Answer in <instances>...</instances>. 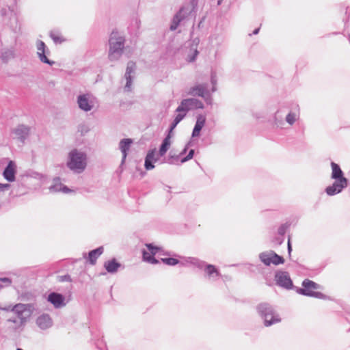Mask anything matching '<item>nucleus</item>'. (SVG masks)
I'll return each mask as SVG.
<instances>
[{
	"mask_svg": "<svg viewBox=\"0 0 350 350\" xmlns=\"http://www.w3.org/2000/svg\"><path fill=\"white\" fill-rule=\"evenodd\" d=\"M330 165L332 168L331 178L334 180V182L327 187L325 191L327 196H334L341 193L343 189L347 188L349 186V181L345 177L344 172L338 164L332 161Z\"/></svg>",
	"mask_w": 350,
	"mask_h": 350,
	"instance_id": "nucleus-1",
	"label": "nucleus"
},
{
	"mask_svg": "<svg viewBox=\"0 0 350 350\" xmlns=\"http://www.w3.org/2000/svg\"><path fill=\"white\" fill-rule=\"evenodd\" d=\"M256 308L265 327H270L281 321L280 315L269 303H260Z\"/></svg>",
	"mask_w": 350,
	"mask_h": 350,
	"instance_id": "nucleus-2",
	"label": "nucleus"
},
{
	"mask_svg": "<svg viewBox=\"0 0 350 350\" xmlns=\"http://www.w3.org/2000/svg\"><path fill=\"white\" fill-rule=\"evenodd\" d=\"M125 38L117 31H113L109 39V50L108 57L110 61L118 60L123 53Z\"/></svg>",
	"mask_w": 350,
	"mask_h": 350,
	"instance_id": "nucleus-3",
	"label": "nucleus"
},
{
	"mask_svg": "<svg viewBox=\"0 0 350 350\" xmlns=\"http://www.w3.org/2000/svg\"><path fill=\"white\" fill-rule=\"evenodd\" d=\"M67 167L77 173L83 172L87 166V155L83 152L74 149L69 152Z\"/></svg>",
	"mask_w": 350,
	"mask_h": 350,
	"instance_id": "nucleus-4",
	"label": "nucleus"
},
{
	"mask_svg": "<svg viewBox=\"0 0 350 350\" xmlns=\"http://www.w3.org/2000/svg\"><path fill=\"white\" fill-rule=\"evenodd\" d=\"M301 288H296V292L301 295L315 297L320 299H326L327 295L325 294L315 291V290L319 289L321 286L309 279H305L301 283Z\"/></svg>",
	"mask_w": 350,
	"mask_h": 350,
	"instance_id": "nucleus-5",
	"label": "nucleus"
},
{
	"mask_svg": "<svg viewBox=\"0 0 350 350\" xmlns=\"http://www.w3.org/2000/svg\"><path fill=\"white\" fill-rule=\"evenodd\" d=\"M33 308L31 304H21L18 303L15 304V308L13 314L18 319V327H24L27 323Z\"/></svg>",
	"mask_w": 350,
	"mask_h": 350,
	"instance_id": "nucleus-6",
	"label": "nucleus"
},
{
	"mask_svg": "<svg viewBox=\"0 0 350 350\" xmlns=\"http://www.w3.org/2000/svg\"><path fill=\"white\" fill-rule=\"evenodd\" d=\"M96 98L90 93L81 94L77 97L79 108L85 111H90L94 107Z\"/></svg>",
	"mask_w": 350,
	"mask_h": 350,
	"instance_id": "nucleus-7",
	"label": "nucleus"
},
{
	"mask_svg": "<svg viewBox=\"0 0 350 350\" xmlns=\"http://www.w3.org/2000/svg\"><path fill=\"white\" fill-rule=\"evenodd\" d=\"M276 284L284 289L290 290L295 288L290 275L287 271H278L275 274Z\"/></svg>",
	"mask_w": 350,
	"mask_h": 350,
	"instance_id": "nucleus-8",
	"label": "nucleus"
},
{
	"mask_svg": "<svg viewBox=\"0 0 350 350\" xmlns=\"http://www.w3.org/2000/svg\"><path fill=\"white\" fill-rule=\"evenodd\" d=\"M189 7L182 6L179 10L174 14L172 19L170 29L171 31H175L180 23L187 18L190 14Z\"/></svg>",
	"mask_w": 350,
	"mask_h": 350,
	"instance_id": "nucleus-9",
	"label": "nucleus"
},
{
	"mask_svg": "<svg viewBox=\"0 0 350 350\" xmlns=\"http://www.w3.org/2000/svg\"><path fill=\"white\" fill-rule=\"evenodd\" d=\"M188 94L193 96H200L204 99L206 103H208V98H210V92L207 90V85L205 83L191 87L188 92Z\"/></svg>",
	"mask_w": 350,
	"mask_h": 350,
	"instance_id": "nucleus-10",
	"label": "nucleus"
},
{
	"mask_svg": "<svg viewBox=\"0 0 350 350\" xmlns=\"http://www.w3.org/2000/svg\"><path fill=\"white\" fill-rule=\"evenodd\" d=\"M46 300L57 309L66 306L67 304L65 296L57 292L50 293L47 296Z\"/></svg>",
	"mask_w": 350,
	"mask_h": 350,
	"instance_id": "nucleus-11",
	"label": "nucleus"
},
{
	"mask_svg": "<svg viewBox=\"0 0 350 350\" xmlns=\"http://www.w3.org/2000/svg\"><path fill=\"white\" fill-rule=\"evenodd\" d=\"M36 46L38 50L37 54L40 62L49 66H53L55 62L50 60L46 57V55L49 53V51L46 49L45 43L42 40H38Z\"/></svg>",
	"mask_w": 350,
	"mask_h": 350,
	"instance_id": "nucleus-12",
	"label": "nucleus"
},
{
	"mask_svg": "<svg viewBox=\"0 0 350 350\" xmlns=\"http://www.w3.org/2000/svg\"><path fill=\"white\" fill-rule=\"evenodd\" d=\"M36 323L40 329L46 330L53 326V321L49 314L43 313L36 318Z\"/></svg>",
	"mask_w": 350,
	"mask_h": 350,
	"instance_id": "nucleus-13",
	"label": "nucleus"
},
{
	"mask_svg": "<svg viewBox=\"0 0 350 350\" xmlns=\"http://www.w3.org/2000/svg\"><path fill=\"white\" fill-rule=\"evenodd\" d=\"M12 133L22 143H24L30 133V127L25 124H19L14 129Z\"/></svg>",
	"mask_w": 350,
	"mask_h": 350,
	"instance_id": "nucleus-14",
	"label": "nucleus"
},
{
	"mask_svg": "<svg viewBox=\"0 0 350 350\" xmlns=\"http://www.w3.org/2000/svg\"><path fill=\"white\" fill-rule=\"evenodd\" d=\"M16 165L10 160L3 172V178L8 182H14L16 179Z\"/></svg>",
	"mask_w": 350,
	"mask_h": 350,
	"instance_id": "nucleus-15",
	"label": "nucleus"
},
{
	"mask_svg": "<svg viewBox=\"0 0 350 350\" xmlns=\"http://www.w3.org/2000/svg\"><path fill=\"white\" fill-rule=\"evenodd\" d=\"M135 70V63L130 61L127 64L126 72L124 75L125 79H126V84L124 88L125 92H130L131 91V85H132V76L131 74L134 72Z\"/></svg>",
	"mask_w": 350,
	"mask_h": 350,
	"instance_id": "nucleus-16",
	"label": "nucleus"
},
{
	"mask_svg": "<svg viewBox=\"0 0 350 350\" xmlns=\"http://www.w3.org/2000/svg\"><path fill=\"white\" fill-rule=\"evenodd\" d=\"M59 177H55L53 180V184L49 187L51 192H59L62 191L64 193H68L71 191L67 186L63 185L60 181Z\"/></svg>",
	"mask_w": 350,
	"mask_h": 350,
	"instance_id": "nucleus-17",
	"label": "nucleus"
},
{
	"mask_svg": "<svg viewBox=\"0 0 350 350\" xmlns=\"http://www.w3.org/2000/svg\"><path fill=\"white\" fill-rule=\"evenodd\" d=\"M156 148L148 150L144 162V167L146 170H151L154 168V163L157 161L159 158H155Z\"/></svg>",
	"mask_w": 350,
	"mask_h": 350,
	"instance_id": "nucleus-18",
	"label": "nucleus"
},
{
	"mask_svg": "<svg viewBox=\"0 0 350 350\" xmlns=\"http://www.w3.org/2000/svg\"><path fill=\"white\" fill-rule=\"evenodd\" d=\"M206 123V117L202 114H199L197 116L196 122L192 131L191 137H198L200 131Z\"/></svg>",
	"mask_w": 350,
	"mask_h": 350,
	"instance_id": "nucleus-19",
	"label": "nucleus"
},
{
	"mask_svg": "<svg viewBox=\"0 0 350 350\" xmlns=\"http://www.w3.org/2000/svg\"><path fill=\"white\" fill-rule=\"evenodd\" d=\"M132 143L133 140L130 138L122 139L120 142L119 147L122 153V159L121 162L122 164H123L125 161L126 157L127 156V152L129 151Z\"/></svg>",
	"mask_w": 350,
	"mask_h": 350,
	"instance_id": "nucleus-20",
	"label": "nucleus"
},
{
	"mask_svg": "<svg viewBox=\"0 0 350 350\" xmlns=\"http://www.w3.org/2000/svg\"><path fill=\"white\" fill-rule=\"evenodd\" d=\"M121 267L122 265L118 262L116 258H112L104 263L105 269L109 273H116Z\"/></svg>",
	"mask_w": 350,
	"mask_h": 350,
	"instance_id": "nucleus-21",
	"label": "nucleus"
},
{
	"mask_svg": "<svg viewBox=\"0 0 350 350\" xmlns=\"http://www.w3.org/2000/svg\"><path fill=\"white\" fill-rule=\"evenodd\" d=\"M104 248L103 246H100L94 250H92L88 252V261L89 262L94 265L96 262L98 258L103 253Z\"/></svg>",
	"mask_w": 350,
	"mask_h": 350,
	"instance_id": "nucleus-22",
	"label": "nucleus"
},
{
	"mask_svg": "<svg viewBox=\"0 0 350 350\" xmlns=\"http://www.w3.org/2000/svg\"><path fill=\"white\" fill-rule=\"evenodd\" d=\"M180 159L179 154H172V152H170L167 157L164 158L163 161L161 162V163H168L170 165H181L180 163Z\"/></svg>",
	"mask_w": 350,
	"mask_h": 350,
	"instance_id": "nucleus-23",
	"label": "nucleus"
},
{
	"mask_svg": "<svg viewBox=\"0 0 350 350\" xmlns=\"http://www.w3.org/2000/svg\"><path fill=\"white\" fill-rule=\"evenodd\" d=\"M14 57V51L12 49H3L1 51L0 58L3 63H8Z\"/></svg>",
	"mask_w": 350,
	"mask_h": 350,
	"instance_id": "nucleus-24",
	"label": "nucleus"
},
{
	"mask_svg": "<svg viewBox=\"0 0 350 350\" xmlns=\"http://www.w3.org/2000/svg\"><path fill=\"white\" fill-rule=\"evenodd\" d=\"M170 146H171V140H168V137H165L163 139L161 144L159 146V153H158L159 156V157L164 156L166 154L167 151L169 150Z\"/></svg>",
	"mask_w": 350,
	"mask_h": 350,
	"instance_id": "nucleus-25",
	"label": "nucleus"
},
{
	"mask_svg": "<svg viewBox=\"0 0 350 350\" xmlns=\"http://www.w3.org/2000/svg\"><path fill=\"white\" fill-rule=\"evenodd\" d=\"M204 270L209 278H214L215 276L218 277L220 275V273L218 269L213 265L206 263Z\"/></svg>",
	"mask_w": 350,
	"mask_h": 350,
	"instance_id": "nucleus-26",
	"label": "nucleus"
},
{
	"mask_svg": "<svg viewBox=\"0 0 350 350\" xmlns=\"http://www.w3.org/2000/svg\"><path fill=\"white\" fill-rule=\"evenodd\" d=\"M185 100H190L191 103H187V106L189 110L192 109H203L204 104L202 102L197 98H186Z\"/></svg>",
	"mask_w": 350,
	"mask_h": 350,
	"instance_id": "nucleus-27",
	"label": "nucleus"
},
{
	"mask_svg": "<svg viewBox=\"0 0 350 350\" xmlns=\"http://www.w3.org/2000/svg\"><path fill=\"white\" fill-rule=\"evenodd\" d=\"M271 250L260 253L259 258L265 265L269 266L271 263Z\"/></svg>",
	"mask_w": 350,
	"mask_h": 350,
	"instance_id": "nucleus-28",
	"label": "nucleus"
},
{
	"mask_svg": "<svg viewBox=\"0 0 350 350\" xmlns=\"http://www.w3.org/2000/svg\"><path fill=\"white\" fill-rule=\"evenodd\" d=\"M187 262L200 269H204L205 265H206L205 261L201 260L194 257H189Z\"/></svg>",
	"mask_w": 350,
	"mask_h": 350,
	"instance_id": "nucleus-29",
	"label": "nucleus"
},
{
	"mask_svg": "<svg viewBox=\"0 0 350 350\" xmlns=\"http://www.w3.org/2000/svg\"><path fill=\"white\" fill-rule=\"evenodd\" d=\"M271 255L272 264L278 265L284 262V258L282 256L277 254L274 251L271 250Z\"/></svg>",
	"mask_w": 350,
	"mask_h": 350,
	"instance_id": "nucleus-30",
	"label": "nucleus"
},
{
	"mask_svg": "<svg viewBox=\"0 0 350 350\" xmlns=\"http://www.w3.org/2000/svg\"><path fill=\"white\" fill-rule=\"evenodd\" d=\"M291 226V224H289L288 222H286L283 224H282L278 229V233L279 235H280L281 237H283L287 229L290 227ZM284 241V238L282 237L280 240H279V244H282Z\"/></svg>",
	"mask_w": 350,
	"mask_h": 350,
	"instance_id": "nucleus-31",
	"label": "nucleus"
},
{
	"mask_svg": "<svg viewBox=\"0 0 350 350\" xmlns=\"http://www.w3.org/2000/svg\"><path fill=\"white\" fill-rule=\"evenodd\" d=\"M191 101L190 100H183L180 104V105L176 108V112H185V113L187 111H189V109L187 106V103H191Z\"/></svg>",
	"mask_w": 350,
	"mask_h": 350,
	"instance_id": "nucleus-32",
	"label": "nucleus"
},
{
	"mask_svg": "<svg viewBox=\"0 0 350 350\" xmlns=\"http://www.w3.org/2000/svg\"><path fill=\"white\" fill-rule=\"evenodd\" d=\"M297 114L295 112L290 111L286 116V121L290 125H293L297 119Z\"/></svg>",
	"mask_w": 350,
	"mask_h": 350,
	"instance_id": "nucleus-33",
	"label": "nucleus"
},
{
	"mask_svg": "<svg viewBox=\"0 0 350 350\" xmlns=\"http://www.w3.org/2000/svg\"><path fill=\"white\" fill-rule=\"evenodd\" d=\"M186 113H178L172 122L170 124V127L174 129L176 127L178 124L185 118Z\"/></svg>",
	"mask_w": 350,
	"mask_h": 350,
	"instance_id": "nucleus-34",
	"label": "nucleus"
},
{
	"mask_svg": "<svg viewBox=\"0 0 350 350\" xmlns=\"http://www.w3.org/2000/svg\"><path fill=\"white\" fill-rule=\"evenodd\" d=\"M161 260L165 265H170V266H174L178 265L180 261L174 258H161Z\"/></svg>",
	"mask_w": 350,
	"mask_h": 350,
	"instance_id": "nucleus-35",
	"label": "nucleus"
},
{
	"mask_svg": "<svg viewBox=\"0 0 350 350\" xmlns=\"http://www.w3.org/2000/svg\"><path fill=\"white\" fill-rule=\"evenodd\" d=\"M50 37L53 40V42L56 44H57V43L60 44L64 41V38H62L60 36H59L57 33H56L53 31L50 32Z\"/></svg>",
	"mask_w": 350,
	"mask_h": 350,
	"instance_id": "nucleus-36",
	"label": "nucleus"
},
{
	"mask_svg": "<svg viewBox=\"0 0 350 350\" xmlns=\"http://www.w3.org/2000/svg\"><path fill=\"white\" fill-rule=\"evenodd\" d=\"M194 153H195V150L193 149H191L189 151L187 156H185L184 157H181L180 163H184L191 160L193 157Z\"/></svg>",
	"mask_w": 350,
	"mask_h": 350,
	"instance_id": "nucleus-37",
	"label": "nucleus"
},
{
	"mask_svg": "<svg viewBox=\"0 0 350 350\" xmlns=\"http://www.w3.org/2000/svg\"><path fill=\"white\" fill-rule=\"evenodd\" d=\"M146 246L152 255H155L160 250L159 247L154 246L152 243H147Z\"/></svg>",
	"mask_w": 350,
	"mask_h": 350,
	"instance_id": "nucleus-38",
	"label": "nucleus"
},
{
	"mask_svg": "<svg viewBox=\"0 0 350 350\" xmlns=\"http://www.w3.org/2000/svg\"><path fill=\"white\" fill-rule=\"evenodd\" d=\"M6 321L8 323H12L15 324L14 329H17L21 327H18V319L16 317H10L6 319Z\"/></svg>",
	"mask_w": 350,
	"mask_h": 350,
	"instance_id": "nucleus-39",
	"label": "nucleus"
},
{
	"mask_svg": "<svg viewBox=\"0 0 350 350\" xmlns=\"http://www.w3.org/2000/svg\"><path fill=\"white\" fill-rule=\"evenodd\" d=\"M8 11L10 13L11 17H12L14 19V21L16 22V21H17L16 16L15 14L13 13L12 10H10V8H8V10H7L6 8L1 9V16H5L7 14Z\"/></svg>",
	"mask_w": 350,
	"mask_h": 350,
	"instance_id": "nucleus-40",
	"label": "nucleus"
},
{
	"mask_svg": "<svg viewBox=\"0 0 350 350\" xmlns=\"http://www.w3.org/2000/svg\"><path fill=\"white\" fill-rule=\"evenodd\" d=\"M0 282L4 283L3 285L0 284V287L9 286L12 284V280L9 278H0Z\"/></svg>",
	"mask_w": 350,
	"mask_h": 350,
	"instance_id": "nucleus-41",
	"label": "nucleus"
},
{
	"mask_svg": "<svg viewBox=\"0 0 350 350\" xmlns=\"http://www.w3.org/2000/svg\"><path fill=\"white\" fill-rule=\"evenodd\" d=\"M153 256L154 255H152L150 252H148L144 250L142 251L143 259L148 262Z\"/></svg>",
	"mask_w": 350,
	"mask_h": 350,
	"instance_id": "nucleus-42",
	"label": "nucleus"
},
{
	"mask_svg": "<svg viewBox=\"0 0 350 350\" xmlns=\"http://www.w3.org/2000/svg\"><path fill=\"white\" fill-rule=\"evenodd\" d=\"M58 280L59 282H72V278L69 274L58 276Z\"/></svg>",
	"mask_w": 350,
	"mask_h": 350,
	"instance_id": "nucleus-43",
	"label": "nucleus"
},
{
	"mask_svg": "<svg viewBox=\"0 0 350 350\" xmlns=\"http://www.w3.org/2000/svg\"><path fill=\"white\" fill-rule=\"evenodd\" d=\"M14 308H15V305H8V306H3V307L0 306V310L5 311V312H10L13 313Z\"/></svg>",
	"mask_w": 350,
	"mask_h": 350,
	"instance_id": "nucleus-44",
	"label": "nucleus"
},
{
	"mask_svg": "<svg viewBox=\"0 0 350 350\" xmlns=\"http://www.w3.org/2000/svg\"><path fill=\"white\" fill-rule=\"evenodd\" d=\"M95 344L96 347L100 350H105L106 349V345L103 340H98Z\"/></svg>",
	"mask_w": 350,
	"mask_h": 350,
	"instance_id": "nucleus-45",
	"label": "nucleus"
},
{
	"mask_svg": "<svg viewBox=\"0 0 350 350\" xmlns=\"http://www.w3.org/2000/svg\"><path fill=\"white\" fill-rule=\"evenodd\" d=\"M198 55V50L196 49L191 55L188 56V61L189 62H194L196 60Z\"/></svg>",
	"mask_w": 350,
	"mask_h": 350,
	"instance_id": "nucleus-46",
	"label": "nucleus"
},
{
	"mask_svg": "<svg viewBox=\"0 0 350 350\" xmlns=\"http://www.w3.org/2000/svg\"><path fill=\"white\" fill-rule=\"evenodd\" d=\"M174 129L170 126L165 137H168V140H171V138L174 136Z\"/></svg>",
	"mask_w": 350,
	"mask_h": 350,
	"instance_id": "nucleus-47",
	"label": "nucleus"
},
{
	"mask_svg": "<svg viewBox=\"0 0 350 350\" xmlns=\"http://www.w3.org/2000/svg\"><path fill=\"white\" fill-rule=\"evenodd\" d=\"M211 82L213 85H217V77H216V73L215 72H211Z\"/></svg>",
	"mask_w": 350,
	"mask_h": 350,
	"instance_id": "nucleus-48",
	"label": "nucleus"
},
{
	"mask_svg": "<svg viewBox=\"0 0 350 350\" xmlns=\"http://www.w3.org/2000/svg\"><path fill=\"white\" fill-rule=\"evenodd\" d=\"M11 185L8 183H0V192L5 191L10 188Z\"/></svg>",
	"mask_w": 350,
	"mask_h": 350,
	"instance_id": "nucleus-49",
	"label": "nucleus"
},
{
	"mask_svg": "<svg viewBox=\"0 0 350 350\" xmlns=\"http://www.w3.org/2000/svg\"><path fill=\"white\" fill-rule=\"evenodd\" d=\"M287 250H288V254L291 255V253L292 252V246H291L290 238H288V243H287Z\"/></svg>",
	"mask_w": 350,
	"mask_h": 350,
	"instance_id": "nucleus-50",
	"label": "nucleus"
},
{
	"mask_svg": "<svg viewBox=\"0 0 350 350\" xmlns=\"http://www.w3.org/2000/svg\"><path fill=\"white\" fill-rule=\"evenodd\" d=\"M150 263L152 264V265H156V264H158L159 262V261L156 259L154 256L150 258V260H149Z\"/></svg>",
	"mask_w": 350,
	"mask_h": 350,
	"instance_id": "nucleus-51",
	"label": "nucleus"
},
{
	"mask_svg": "<svg viewBox=\"0 0 350 350\" xmlns=\"http://www.w3.org/2000/svg\"><path fill=\"white\" fill-rule=\"evenodd\" d=\"M189 149H187V147H184V148L181 150V152L179 153L180 157L185 154Z\"/></svg>",
	"mask_w": 350,
	"mask_h": 350,
	"instance_id": "nucleus-52",
	"label": "nucleus"
},
{
	"mask_svg": "<svg viewBox=\"0 0 350 350\" xmlns=\"http://www.w3.org/2000/svg\"><path fill=\"white\" fill-rule=\"evenodd\" d=\"M205 16H203L201 20L200 21V22L198 23V27L200 29L202 27V23H204V20H205Z\"/></svg>",
	"mask_w": 350,
	"mask_h": 350,
	"instance_id": "nucleus-53",
	"label": "nucleus"
},
{
	"mask_svg": "<svg viewBox=\"0 0 350 350\" xmlns=\"http://www.w3.org/2000/svg\"><path fill=\"white\" fill-rule=\"evenodd\" d=\"M193 146V142H191V140H190L189 142H188L185 144V147H187V149H189V148L191 146Z\"/></svg>",
	"mask_w": 350,
	"mask_h": 350,
	"instance_id": "nucleus-54",
	"label": "nucleus"
},
{
	"mask_svg": "<svg viewBox=\"0 0 350 350\" xmlns=\"http://www.w3.org/2000/svg\"><path fill=\"white\" fill-rule=\"evenodd\" d=\"M259 30H260V28H256V29H255L253 31L252 34H253V35H256V34H258V32H259Z\"/></svg>",
	"mask_w": 350,
	"mask_h": 350,
	"instance_id": "nucleus-55",
	"label": "nucleus"
},
{
	"mask_svg": "<svg viewBox=\"0 0 350 350\" xmlns=\"http://www.w3.org/2000/svg\"><path fill=\"white\" fill-rule=\"evenodd\" d=\"M217 90L216 85H213V88L211 89L212 92H215Z\"/></svg>",
	"mask_w": 350,
	"mask_h": 350,
	"instance_id": "nucleus-56",
	"label": "nucleus"
},
{
	"mask_svg": "<svg viewBox=\"0 0 350 350\" xmlns=\"http://www.w3.org/2000/svg\"><path fill=\"white\" fill-rule=\"evenodd\" d=\"M207 104H209L211 105L212 103V98H211V96L210 95V98H208V103H206Z\"/></svg>",
	"mask_w": 350,
	"mask_h": 350,
	"instance_id": "nucleus-57",
	"label": "nucleus"
},
{
	"mask_svg": "<svg viewBox=\"0 0 350 350\" xmlns=\"http://www.w3.org/2000/svg\"><path fill=\"white\" fill-rule=\"evenodd\" d=\"M223 0H217V5H219L221 4Z\"/></svg>",
	"mask_w": 350,
	"mask_h": 350,
	"instance_id": "nucleus-58",
	"label": "nucleus"
},
{
	"mask_svg": "<svg viewBox=\"0 0 350 350\" xmlns=\"http://www.w3.org/2000/svg\"><path fill=\"white\" fill-rule=\"evenodd\" d=\"M16 350H23V349H21V348H17V349H16Z\"/></svg>",
	"mask_w": 350,
	"mask_h": 350,
	"instance_id": "nucleus-59",
	"label": "nucleus"
}]
</instances>
